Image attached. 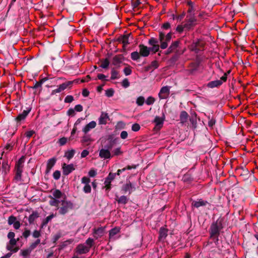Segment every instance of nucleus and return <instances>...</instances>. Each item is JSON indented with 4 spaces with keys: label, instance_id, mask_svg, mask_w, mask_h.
Segmentation results:
<instances>
[{
    "label": "nucleus",
    "instance_id": "f257e3e1",
    "mask_svg": "<svg viewBox=\"0 0 258 258\" xmlns=\"http://www.w3.org/2000/svg\"><path fill=\"white\" fill-rule=\"evenodd\" d=\"M51 195L48 196L50 200L49 204L54 207L60 215L66 214L74 208L73 203L67 200L65 194L57 189H52Z\"/></svg>",
    "mask_w": 258,
    "mask_h": 258
},
{
    "label": "nucleus",
    "instance_id": "f03ea898",
    "mask_svg": "<svg viewBox=\"0 0 258 258\" xmlns=\"http://www.w3.org/2000/svg\"><path fill=\"white\" fill-rule=\"evenodd\" d=\"M78 83V80H74V81H70L66 82L64 83H62V84H60V85L57 86V88L53 90L52 91L51 94H55L56 93H58L61 92V91L64 90L66 89L67 88L70 86H71L73 85V84L74 83Z\"/></svg>",
    "mask_w": 258,
    "mask_h": 258
},
{
    "label": "nucleus",
    "instance_id": "7ed1b4c3",
    "mask_svg": "<svg viewBox=\"0 0 258 258\" xmlns=\"http://www.w3.org/2000/svg\"><path fill=\"white\" fill-rule=\"evenodd\" d=\"M111 148V145L109 146H105L104 148H102L99 151V157L104 159H110L112 157L110 151Z\"/></svg>",
    "mask_w": 258,
    "mask_h": 258
},
{
    "label": "nucleus",
    "instance_id": "20e7f679",
    "mask_svg": "<svg viewBox=\"0 0 258 258\" xmlns=\"http://www.w3.org/2000/svg\"><path fill=\"white\" fill-rule=\"evenodd\" d=\"M90 179L87 176H84L81 179V183L84 184L83 190L86 194L90 193L91 191V187L90 185Z\"/></svg>",
    "mask_w": 258,
    "mask_h": 258
},
{
    "label": "nucleus",
    "instance_id": "39448f33",
    "mask_svg": "<svg viewBox=\"0 0 258 258\" xmlns=\"http://www.w3.org/2000/svg\"><path fill=\"white\" fill-rule=\"evenodd\" d=\"M18 240V239H16L15 238L10 239L9 243L7 244V249L13 253L17 252L19 250V248L14 246L16 245Z\"/></svg>",
    "mask_w": 258,
    "mask_h": 258
},
{
    "label": "nucleus",
    "instance_id": "423d86ee",
    "mask_svg": "<svg viewBox=\"0 0 258 258\" xmlns=\"http://www.w3.org/2000/svg\"><path fill=\"white\" fill-rule=\"evenodd\" d=\"M135 186L130 182H128L124 184L121 188V191L123 194L128 193L129 195L131 194L133 191H135Z\"/></svg>",
    "mask_w": 258,
    "mask_h": 258
},
{
    "label": "nucleus",
    "instance_id": "0eeeda50",
    "mask_svg": "<svg viewBox=\"0 0 258 258\" xmlns=\"http://www.w3.org/2000/svg\"><path fill=\"white\" fill-rule=\"evenodd\" d=\"M170 93V87L168 86H164L161 88L158 94L160 99H164L167 98Z\"/></svg>",
    "mask_w": 258,
    "mask_h": 258
},
{
    "label": "nucleus",
    "instance_id": "6e6552de",
    "mask_svg": "<svg viewBox=\"0 0 258 258\" xmlns=\"http://www.w3.org/2000/svg\"><path fill=\"white\" fill-rule=\"evenodd\" d=\"M220 225V222L219 223L218 221H216L215 223L212 224L211 226V236H213L219 234V231L221 229Z\"/></svg>",
    "mask_w": 258,
    "mask_h": 258
},
{
    "label": "nucleus",
    "instance_id": "1a4fd4ad",
    "mask_svg": "<svg viewBox=\"0 0 258 258\" xmlns=\"http://www.w3.org/2000/svg\"><path fill=\"white\" fill-rule=\"evenodd\" d=\"M62 172L64 175H68L74 171L75 168L73 164H67L63 163L62 166Z\"/></svg>",
    "mask_w": 258,
    "mask_h": 258
},
{
    "label": "nucleus",
    "instance_id": "9d476101",
    "mask_svg": "<svg viewBox=\"0 0 258 258\" xmlns=\"http://www.w3.org/2000/svg\"><path fill=\"white\" fill-rule=\"evenodd\" d=\"M116 173H110L108 176L106 178L104 184L105 187L107 190H109L110 188V185L111 181L115 178Z\"/></svg>",
    "mask_w": 258,
    "mask_h": 258
},
{
    "label": "nucleus",
    "instance_id": "9b49d317",
    "mask_svg": "<svg viewBox=\"0 0 258 258\" xmlns=\"http://www.w3.org/2000/svg\"><path fill=\"white\" fill-rule=\"evenodd\" d=\"M140 54L144 57L148 56L150 54V49L144 45H140Z\"/></svg>",
    "mask_w": 258,
    "mask_h": 258
},
{
    "label": "nucleus",
    "instance_id": "f8f14e48",
    "mask_svg": "<svg viewBox=\"0 0 258 258\" xmlns=\"http://www.w3.org/2000/svg\"><path fill=\"white\" fill-rule=\"evenodd\" d=\"M77 252L80 254L86 253L90 250L89 247H87L85 244H80L77 247Z\"/></svg>",
    "mask_w": 258,
    "mask_h": 258
},
{
    "label": "nucleus",
    "instance_id": "ddd939ff",
    "mask_svg": "<svg viewBox=\"0 0 258 258\" xmlns=\"http://www.w3.org/2000/svg\"><path fill=\"white\" fill-rule=\"evenodd\" d=\"M96 126V122L95 121H92L86 124L82 130L85 134L88 133L91 130L95 128Z\"/></svg>",
    "mask_w": 258,
    "mask_h": 258
},
{
    "label": "nucleus",
    "instance_id": "4468645a",
    "mask_svg": "<svg viewBox=\"0 0 258 258\" xmlns=\"http://www.w3.org/2000/svg\"><path fill=\"white\" fill-rule=\"evenodd\" d=\"M105 228L100 227L98 229H94L93 235L96 239H98L99 237H102L104 233Z\"/></svg>",
    "mask_w": 258,
    "mask_h": 258
},
{
    "label": "nucleus",
    "instance_id": "2eb2a0df",
    "mask_svg": "<svg viewBox=\"0 0 258 258\" xmlns=\"http://www.w3.org/2000/svg\"><path fill=\"white\" fill-rule=\"evenodd\" d=\"M196 20L194 17H190L185 22L184 27L186 29H189L193 25H195Z\"/></svg>",
    "mask_w": 258,
    "mask_h": 258
},
{
    "label": "nucleus",
    "instance_id": "dca6fc26",
    "mask_svg": "<svg viewBox=\"0 0 258 258\" xmlns=\"http://www.w3.org/2000/svg\"><path fill=\"white\" fill-rule=\"evenodd\" d=\"M123 57L121 55H115L112 59V64L116 67H119L123 61Z\"/></svg>",
    "mask_w": 258,
    "mask_h": 258
},
{
    "label": "nucleus",
    "instance_id": "f3484780",
    "mask_svg": "<svg viewBox=\"0 0 258 258\" xmlns=\"http://www.w3.org/2000/svg\"><path fill=\"white\" fill-rule=\"evenodd\" d=\"M109 119L108 114L104 112H102L99 118L98 122L99 124H105Z\"/></svg>",
    "mask_w": 258,
    "mask_h": 258
},
{
    "label": "nucleus",
    "instance_id": "a211bd4d",
    "mask_svg": "<svg viewBox=\"0 0 258 258\" xmlns=\"http://www.w3.org/2000/svg\"><path fill=\"white\" fill-rule=\"evenodd\" d=\"M165 119V117L163 115V117L156 116L154 122L155 123L156 126L160 128L163 124Z\"/></svg>",
    "mask_w": 258,
    "mask_h": 258
},
{
    "label": "nucleus",
    "instance_id": "6ab92c4d",
    "mask_svg": "<svg viewBox=\"0 0 258 258\" xmlns=\"http://www.w3.org/2000/svg\"><path fill=\"white\" fill-rule=\"evenodd\" d=\"M24 162H25V158L23 156L21 158H20L19 159V160L16 163V166H15V170L23 171Z\"/></svg>",
    "mask_w": 258,
    "mask_h": 258
},
{
    "label": "nucleus",
    "instance_id": "aec40b11",
    "mask_svg": "<svg viewBox=\"0 0 258 258\" xmlns=\"http://www.w3.org/2000/svg\"><path fill=\"white\" fill-rule=\"evenodd\" d=\"M30 111V109L25 110L21 113L19 114L16 119L17 121L24 120Z\"/></svg>",
    "mask_w": 258,
    "mask_h": 258
},
{
    "label": "nucleus",
    "instance_id": "412c9836",
    "mask_svg": "<svg viewBox=\"0 0 258 258\" xmlns=\"http://www.w3.org/2000/svg\"><path fill=\"white\" fill-rule=\"evenodd\" d=\"M56 162V159L54 158H51L49 159L47 163V167L46 172L48 173L51 170L52 168Z\"/></svg>",
    "mask_w": 258,
    "mask_h": 258
},
{
    "label": "nucleus",
    "instance_id": "4be33fe9",
    "mask_svg": "<svg viewBox=\"0 0 258 258\" xmlns=\"http://www.w3.org/2000/svg\"><path fill=\"white\" fill-rule=\"evenodd\" d=\"M120 231V228L118 227H116L114 228L111 229L109 231V239L111 240L114 239V236L118 234V233H119Z\"/></svg>",
    "mask_w": 258,
    "mask_h": 258
},
{
    "label": "nucleus",
    "instance_id": "5701e85b",
    "mask_svg": "<svg viewBox=\"0 0 258 258\" xmlns=\"http://www.w3.org/2000/svg\"><path fill=\"white\" fill-rule=\"evenodd\" d=\"M159 39L161 43V48L163 49L166 48L168 46V43L167 42L164 41V34L163 33H160Z\"/></svg>",
    "mask_w": 258,
    "mask_h": 258
},
{
    "label": "nucleus",
    "instance_id": "b1692460",
    "mask_svg": "<svg viewBox=\"0 0 258 258\" xmlns=\"http://www.w3.org/2000/svg\"><path fill=\"white\" fill-rule=\"evenodd\" d=\"M179 45V41H176L174 42H173L171 45L170 46V47L168 48L166 54H169L173 52L174 50H175Z\"/></svg>",
    "mask_w": 258,
    "mask_h": 258
},
{
    "label": "nucleus",
    "instance_id": "393cba45",
    "mask_svg": "<svg viewBox=\"0 0 258 258\" xmlns=\"http://www.w3.org/2000/svg\"><path fill=\"white\" fill-rule=\"evenodd\" d=\"M208 202L205 201H203L202 199H200L197 201H194L192 203V205L196 207V208H199L201 206H206Z\"/></svg>",
    "mask_w": 258,
    "mask_h": 258
},
{
    "label": "nucleus",
    "instance_id": "a878e982",
    "mask_svg": "<svg viewBox=\"0 0 258 258\" xmlns=\"http://www.w3.org/2000/svg\"><path fill=\"white\" fill-rule=\"evenodd\" d=\"M222 84L221 80H215L209 82L208 84V86L210 88H213L220 86Z\"/></svg>",
    "mask_w": 258,
    "mask_h": 258
},
{
    "label": "nucleus",
    "instance_id": "bb28decb",
    "mask_svg": "<svg viewBox=\"0 0 258 258\" xmlns=\"http://www.w3.org/2000/svg\"><path fill=\"white\" fill-rule=\"evenodd\" d=\"M167 230L163 227H161L159 231V239H164L167 235Z\"/></svg>",
    "mask_w": 258,
    "mask_h": 258
},
{
    "label": "nucleus",
    "instance_id": "cd10ccee",
    "mask_svg": "<svg viewBox=\"0 0 258 258\" xmlns=\"http://www.w3.org/2000/svg\"><path fill=\"white\" fill-rule=\"evenodd\" d=\"M39 217L37 212H33L29 217L28 221L29 223H33L34 221Z\"/></svg>",
    "mask_w": 258,
    "mask_h": 258
},
{
    "label": "nucleus",
    "instance_id": "c85d7f7f",
    "mask_svg": "<svg viewBox=\"0 0 258 258\" xmlns=\"http://www.w3.org/2000/svg\"><path fill=\"white\" fill-rule=\"evenodd\" d=\"M188 115L187 113L184 111H182L180 115V120L182 123L185 122L188 118Z\"/></svg>",
    "mask_w": 258,
    "mask_h": 258
},
{
    "label": "nucleus",
    "instance_id": "c756f323",
    "mask_svg": "<svg viewBox=\"0 0 258 258\" xmlns=\"http://www.w3.org/2000/svg\"><path fill=\"white\" fill-rule=\"evenodd\" d=\"M119 41L123 44V46L125 47L126 46L128 43V36L127 35H123L119 39Z\"/></svg>",
    "mask_w": 258,
    "mask_h": 258
},
{
    "label": "nucleus",
    "instance_id": "7c9ffc66",
    "mask_svg": "<svg viewBox=\"0 0 258 258\" xmlns=\"http://www.w3.org/2000/svg\"><path fill=\"white\" fill-rule=\"evenodd\" d=\"M22 172L23 171L16 170V175L15 176V180L16 182H21Z\"/></svg>",
    "mask_w": 258,
    "mask_h": 258
},
{
    "label": "nucleus",
    "instance_id": "2f4dec72",
    "mask_svg": "<svg viewBox=\"0 0 258 258\" xmlns=\"http://www.w3.org/2000/svg\"><path fill=\"white\" fill-rule=\"evenodd\" d=\"M75 153V151L74 150H70L66 152L64 154V157H66L68 159L70 160L73 157Z\"/></svg>",
    "mask_w": 258,
    "mask_h": 258
},
{
    "label": "nucleus",
    "instance_id": "473e14b6",
    "mask_svg": "<svg viewBox=\"0 0 258 258\" xmlns=\"http://www.w3.org/2000/svg\"><path fill=\"white\" fill-rule=\"evenodd\" d=\"M119 78V73L114 69H112L111 72V79L115 80Z\"/></svg>",
    "mask_w": 258,
    "mask_h": 258
},
{
    "label": "nucleus",
    "instance_id": "72a5a7b5",
    "mask_svg": "<svg viewBox=\"0 0 258 258\" xmlns=\"http://www.w3.org/2000/svg\"><path fill=\"white\" fill-rule=\"evenodd\" d=\"M109 64V60L107 58H105L104 59H102L101 60V63L100 64V67L103 69H107Z\"/></svg>",
    "mask_w": 258,
    "mask_h": 258
},
{
    "label": "nucleus",
    "instance_id": "f704fd0d",
    "mask_svg": "<svg viewBox=\"0 0 258 258\" xmlns=\"http://www.w3.org/2000/svg\"><path fill=\"white\" fill-rule=\"evenodd\" d=\"M55 216V215L54 214H51L48 216H47L43 221V225H46L51 220L52 218H53Z\"/></svg>",
    "mask_w": 258,
    "mask_h": 258
},
{
    "label": "nucleus",
    "instance_id": "c9c22d12",
    "mask_svg": "<svg viewBox=\"0 0 258 258\" xmlns=\"http://www.w3.org/2000/svg\"><path fill=\"white\" fill-rule=\"evenodd\" d=\"M128 199L126 196H122L117 200L119 204H125L127 203Z\"/></svg>",
    "mask_w": 258,
    "mask_h": 258
},
{
    "label": "nucleus",
    "instance_id": "e433bc0d",
    "mask_svg": "<svg viewBox=\"0 0 258 258\" xmlns=\"http://www.w3.org/2000/svg\"><path fill=\"white\" fill-rule=\"evenodd\" d=\"M145 98L143 96H140L136 100V103L138 106H142L145 102Z\"/></svg>",
    "mask_w": 258,
    "mask_h": 258
},
{
    "label": "nucleus",
    "instance_id": "4c0bfd02",
    "mask_svg": "<svg viewBox=\"0 0 258 258\" xmlns=\"http://www.w3.org/2000/svg\"><path fill=\"white\" fill-rule=\"evenodd\" d=\"M113 156H118L122 154L120 147H118L112 151Z\"/></svg>",
    "mask_w": 258,
    "mask_h": 258
},
{
    "label": "nucleus",
    "instance_id": "58836bf2",
    "mask_svg": "<svg viewBox=\"0 0 258 258\" xmlns=\"http://www.w3.org/2000/svg\"><path fill=\"white\" fill-rule=\"evenodd\" d=\"M155 101V99L154 97L152 96H149L147 98L146 100L145 101L146 103L148 105H152L153 104Z\"/></svg>",
    "mask_w": 258,
    "mask_h": 258
},
{
    "label": "nucleus",
    "instance_id": "ea45409f",
    "mask_svg": "<svg viewBox=\"0 0 258 258\" xmlns=\"http://www.w3.org/2000/svg\"><path fill=\"white\" fill-rule=\"evenodd\" d=\"M131 58L134 60H137L140 58V54L137 51L133 52L131 53Z\"/></svg>",
    "mask_w": 258,
    "mask_h": 258
},
{
    "label": "nucleus",
    "instance_id": "a19ab883",
    "mask_svg": "<svg viewBox=\"0 0 258 258\" xmlns=\"http://www.w3.org/2000/svg\"><path fill=\"white\" fill-rule=\"evenodd\" d=\"M40 243V240L39 239H37L34 242L32 243L30 247L29 248L32 250L35 248L36 247V246Z\"/></svg>",
    "mask_w": 258,
    "mask_h": 258
},
{
    "label": "nucleus",
    "instance_id": "79ce46f5",
    "mask_svg": "<svg viewBox=\"0 0 258 258\" xmlns=\"http://www.w3.org/2000/svg\"><path fill=\"white\" fill-rule=\"evenodd\" d=\"M31 251L32 250L29 248V249L22 250L21 251V253L22 256H27L30 254Z\"/></svg>",
    "mask_w": 258,
    "mask_h": 258
},
{
    "label": "nucleus",
    "instance_id": "37998d69",
    "mask_svg": "<svg viewBox=\"0 0 258 258\" xmlns=\"http://www.w3.org/2000/svg\"><path fill=\"white\" fill-rule=\"evenodd\" d=\"M141 126L138 123H134L132 126V130L134 132H138L140 130Z\"/></svg>",
    "mask_w": 258,
    "mask_h": 258
},
{
    "label": "nucleus",
    "instance_id": "c03bdc74",
    "mask_svg": "<svg viewBox=\"0 0 258 258\" xmlns=\"http://www.w3.org/2000/svg\"><path fill=\"white\" fill-rule=\"evenodd\" d=\"M16 221V218L13 216H11L8 218V224L9 225L14 224Z\"/></svg>",
    "mask_w": 258,
    "mask_h": 258
},
{
    "label": "nucleus",
    "instance_id": "a18cd8bd",
    "mask_svg": "<svg viewBox=\"0 0 258 258\" xmlns=\"http://www.w3.org/2000/svg\"><path fill=\"white\" fill-rule=\"evenodd\" d=\"M114 94V91L112 89H109L106 90L105 95L108 97H112Z\"/></svg>",
    "mask_w": 258,
    "mask_h": 258
},
{
    "label": "nucleus",
    "instance_id": "49530a36",
    "mask_svg": "<svg viewBox=\"0 0 258 258\" xmlns=\"http://www.w3.org/2000/svg\"><path fill=\"white\" fill-rule=\"evenodd\" d=\"M150 51H153L154 53H156L159 49V45L158 43L152 46V47L150 48Z\"/></svg>",
    "mask_w": 258,
    "mask_h": 258
},
{
    "label": "nucleus",
    "instance_id": "de8ad7c7",
    "mask_svg": "<svg viewBox=\"0 0 258 258\" xmlns=\"http://www.w3.org/2000/svg\"><path fill=\"white\" fill-rule=\"evenodd\" d=\"M93 239L89 238L86 241V244L87 245H86L87 247H89V249L91 248V247L92 246L93 243Z\"/></svg>",
    "mask_w": 258,
    "mask_h": 258
},
{
    "label": "nucleus",
    "instance_id": "09e8293b",
    "mask_svg": "<svg viewBox=\"0 0 258 258\" xmlns=\"http://www.w3.org/2000/svg\"><path fill=\"white\" fill-rule=\"evenodd\" d=\"M184 29H186L185 27H184V24L179 25L177 26L176 30L179 33H181L183 31Z\"/></svg>",
    "mask_w": 258,
    "mask_h": 258
},
{
    "label": "nucleus",
    "instance_id": "8fccbe9b",
    "mask_svg": "<svg viewBox=\"0 0 258 258\" xmlns=\"http://www.w3.org/2000/svg\"><path fill=\"white\" fill-rule=\"evenodd\" d=\"M53 177L55 179L58 180L60 177V171L58 170H56L55 171H54L53 174Z\"/></svg>",
    "mask_w": 258,
    "mask_h": 258
},
{
    "label": "nucleus",
    "instance_id": "3c124183",
    "mask_svg": "<svg viewBox=\"0 0 258 258\" xmlns=\"http://www.w3.org/2000/svg\"><path fill=\"white\" fill-rule=\"evenodd\" d=\"M74 100V97L71 95H68L64 99L66 103H71Z\"/></svg>",
    "mask_w": 258,
    "mask_h": 258
},
{
    "label": "nucleus",
    "instance_id": "603ef678",
    "mask_svg": "<svg viewBox=\"0 0 258 258\" xmlns=\"http://www.w3.org/2000/svg\"><path fill=\"white\" fill-rule=\"evenodd\" d=\"M171 33H168L166 36L164 35V41L168 43L171 39Z\"/></svg>",
    "mask_w": 258,
    "mask_h": 258
},
{
    "label": "nucleus",
    "instance_id": "864d4df0",
    "mask_svg": "<svg viewBox=\"0 0 258 258\" xmlns=\"http://www.w3.org/2000/svg\"><path fill=\"white\" fill-rule=\"evenodd\" d=\"M88 174L90 177H95L97 174L96 170L94 169H91L88 172Z\"/></svg>",
    "mask_w": 258,
    "mask_h": 258
},
{
    "label": "nucleus",
    "instance_id": "5fc2aeb1",
    "mask_svg": "<svg viewBox=\"0 0 258 258\" xmlns=\"http://www.w3.org/2000/svg\"><path fill=\"white\" fill-rule=\"evenodd\" d=\"M123 72L126 76H128L131 74L132 70L130 67H126L123 69Z\"/></svg>",
    "mask_w": 258,
    "mask_h": 258
},
{
    "label": "nucleus",
    "instance_id": "6e6d98bb",
    "mask_svg": "<svg viewBox=\"0 0 258 258\" xmlns=\"http://www.w3.org/2000/svg\"><path fill=\"white\" fill-rule=\"evenodd\" d=\"M67 142V139L65 137H63L60 138L59 141L58 143L60 146H63L66 144Z\"/></svg>",
    "mask_w": 258,
    "mask_h": 258
},
{
    "label": "nucleus",
    "instance_id": "4d7b16f0",
    "mask_svg": "<svg viewBox=\"0 0 258 258\" xmlns=\"http://www.w3.org/2000/svg\"><path fill=\"white\" fill-rule=\"evenodd\" d=\"M75 111L73 108H70L67 111V114L69 116H74L75 115Z\"/></svg>",
    "mask_w": 258,
    "mask_h": 258
},
{
    "label": "nucleus",
    "instance_id": "13d9d810",
    "mask_svg": "<svg viewBox=\"0 0 258 258\" xmlns=\"http://www.w3.org/2000/svg\"><path fill=\"white\" fill-rule=\"evenodd\" d=\"M122 86L124 88H127L130 86V83L127 79H124L122 82Z\"/></svg>",
    "mask_w": 258,
    "mask_h": 258
},
{
    "label": "nucleus",
    "instance_id": "bf43d9fd",
    "mask_svg": "<svg viewBox=\"0 0 258 258\" xmlns=\"http://www.w3.org/2000/svg\"><path fill=\"white\" fill-rule=\"evenodd\" d=\"M128 134L126 131H122L120 133V138L122 139H125L127 138Z\"/></svg>",
    "mask_w": 258,
    "mask_h": 258
},
{
    "label": "nucleus",
    "instance_id": "052dcab7",
    "mask_svg": "<svg viewBox=\"0 0 258 258\" xmlns=\"http://www.w3.org/2000/svg\"><path fill=\"white\" fill-rule=\"evenodd\" d=\"M157 43H158V41L154 38H152L149 40V44L152 46Z\"/></svg>",
    "mask_w": 258,
    "mask_h": 258
},
{
    "label": "nucleus",
    "instance_id": "680f3d73",
    "mask_svg": "<svg viewBox=\"0 0 258 258\" xmlns=\"http://www.w3.org/2000/svg\"><path fill=\"white\" fill-rule=\"evenodd\" d=\"M74 109H75V111L81 112L83 110V106L80 104H78L75 106Z\"/></svg>",
    "mask_w": 258,
    "mask_h": 258
},
{
    "label": "nucleus",
    "instance_id": "e2e57ef3",
    "mask_svg": "<svg viewBox=\"0 0 258 258\" xmlns=\"http://www.w3.org/2000/svg\"><path fill=\"white\" fill-rule=\"evenodd\" d=\"M33 237L34 238H38L41 235L40 232L38 230H35L32 234Z\"/></svg>",
    "mask_w": 258,
    "mask_h": 258
},
{
    "label": "nucleus",
    "instance_id": "0e129e2a",
    "mask_svg": "<svg viewBox=\"0 0 258 258\" xmlns=\"http://www.w3.org/2000/svg\"><path fill=\"white\" fill-rule=\"evenodd\" d=\"M89 151L87 150H84L81 154V158H84L86 157L87 156L89 155Z\"/></svg>",
    "mask_w": 258,
    "mask_h": 258
},
{
    "label": "nucleus",
    "instance_id": "69168bd1",
    "mask_svg": "<svg viewBox=\"0 0 258 258\" xmlns=\"http://www.w3.org/2000/svg\"><path fill=\"white\" fill-rule=\"evenodd\" d=\"M30 235V231L29 230H25L23 233V236L27 238Z\"/></svg>",
    "mask_w": 258,
    "mask_h": 258
},
{
    "label": "nucleus",
    "instance_id": "338daca9",
    "mask_svg": "<svg viewBox=\"0 0 258 258\" xmlns=\"http://www.w3.org/2000/svg\"><path fill=\"white\" fill-rule=\"evenodd\" d=\"M34 134V132L33 131H27L26 133H25V135L28 138H30V137H31L32 136V135Z\"/></svg>",
    "mask_w": 258,
    "mask_h": 258
},
{
    "label": "nucleus",
    "instance_id": "774afa93",
    "mask_svg": "<svg viewBox=\"0 0 258 258\" xmlns=\"http://www.w3.org/2000/svg\"><path fill=\"white\" fill-rule=\"evenodd\" d=\"M170 27V24L168 22H166L162 25V28L164 29L167 30Z\"/></svg>",
    "mask_w": 258,
    "mask_h": 258
}]
</instances>
